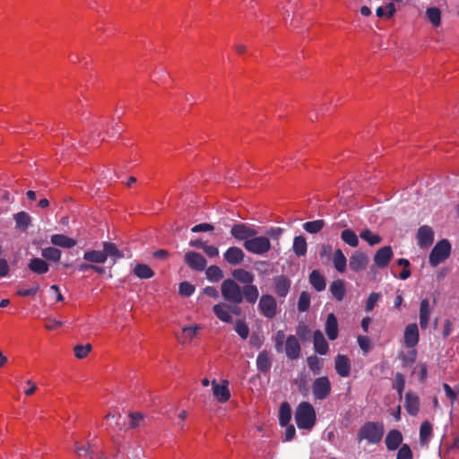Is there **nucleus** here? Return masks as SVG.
Segmentation results:
<instances>
[{
    "instance_id": "obj_1",
    "label": "nucleus",
    "mask_w": 459,
    "mask_h": 459,
    "mask_svg": "<svg viewBox=\"0 0 459 459\" xmlns=\"http://www.w3.org/2000/svg\"><path fill=\"white\" fill-rule=\"evenodd\" d=\"M294 418L299 429H311L316 424V414L312 404L301 402L296 408Z\"/></svg>"
},
{
    "instance_id": "obj_2",
    "label": "nucleus",
    "mask_w": 459,
    "mask_h": 459,
    "mask_svg": "<svg viewBox=\"0 0 459 459\" xmlns=\"http://www.w3.org/2000/svg\"><path fill=\"white\" fill-rule=\"evenodd\" d=\"M384 425L379 422H366L358 432V441L367 440L368 444H378L384 436Z\"/></svg>"
},
{
    "instance_id": "obj_3",
    "label": "nucleus",
    "mask_w": 459,
    "mask_h": 459,
    "mask_svg": "<svg viewBox=\"0 0 459 459\" xmlns=\"http://www.w3.org/2000/svg\"><path fill=\"white\" fill-rule=\"evenodd\" d=\"M452 246L446 238L436 243L429 255V264L431 267H437L444 263L451 255Z\"/></svg>"
},
{
    "instance_id": "obj_4",
    "label": "nucleus",
    "mask_w": 459,
    "mask_h": 459,
    "mask_svg": "<svg viewBox=\"0 0 459 459\" xmlns=\"http://www.w3.org/2000/svg\"><path fill=\"white\" fill-rule=\"evenodd\" d=\"M244 248L254 255H262L267 253L271 247V241L266 236H255L243 243Z\"/></svg>"
},
{
    "instance_id": "obj_5",
    "label": "nucleus",
    "mask_w": 459,
    "mask_h": 459,
    "mask_svg": "<svg viewBox=\"0 0 459 459\" xmlns=\"http://www.w3.org/2000/svg\"><path fill=\"white\" fill-rule=\"evenodd\" d=\"M221 295L223 299L233 304H240L242 302L241 288L231 279H227L221 283Z\"/></svg>"
},
{
    "instance_id": "obj_6",
    "label": "nucleus",
    "mask_w": 459,
    "mask_h": 459,
    "mask_svg": "<svg viewBox=\"0 0 459 459\" xmlns=\"http://www.w3.org/2000/svg\"><path fill=\"white\" fill-rule=\"evenodd\" d=\"M332 391L331 382L326 376L315 378L312 384V393L316 400H325Z\"/></svg>"
},
{
    "instance_id": "obj_7",
    "label": "nucleus",
    "mask_w": 459,
    "mask_h": 459,
    "mask_svg": "<svg viewBox=\"0 0 459 459\" xmlns=\"http://www.w3.org/2000/svg\"><path fill=\"white\" fill-rule=\"evenodd\" d=\"M257 230L246 223H236L230 229V235L238 241H247L257 235Z\"/></svg>"
},
{
    "instance_id": "obj_8",
    "label": "nucleus",
    "mask_w": 459,
    "mask_h": 459,
    "mask_svg": "<svg viewBox=\"0 0 459 459\" xmlns=\"http://www.w3.org/2000/svg\"><path fill=\"white\" fill-rule=\"evenodd\" d=\"M258 308L260 313L266 318H273L277 312L275 299L270 294L262 295L259 299Z\"/></svg>"
},
{
    "instance_id": "obj_9",
    "label": "nucleus",
    "mask_w": 459,
    "mask_h": 459,
    "mask_svg": "<svg viewBox=\"0 0 459 459\" xmlns=\"http://www.w3.org/2000/svg\"><path fill=\"white\" fill-rule=\"evenodd\" d=\"M184 261L191 270L196 272H203L207 265V261L204 256L195 251L186 252L184 256Z\"/></svg>"
},
{
    "instance_id": "obj_10",
    "label": "nucleus",
    "mask_w": 459,
    "mask_h": 459,
    "mask_svg": "<svg viewBox=\"0 0 459 459\" xmlns=\"http://www.w3.org/2000/svg\"><path fill=\"white\" fill-rule=\"evenodd\" d=\"M368 264V255L361 251H355L349 259V266L350 269L353 272H360L367 268Z\"/></svg>"
},
{
    "instance_id": "obj_11",
    "label": "nucleus",
    "mask_w": 459,
    "mask_h": 459,
    "mask_svg": "<svg viewBox=\"0 0 459 459\" xmlns=\"http://www.w3.org/2000/svg\"><path fill=\"white\" fill-rule=\"evenodd\" d=\"M416 238L420 247L428 248L434 241V231L428 225L420 226L418 229Z\"/></svg>"
},
{
    "instance_id": "obj_12",
    "label": "nucleus",
    "mask_w": 459,
    "mask_h": 459,
    "mask_svg": "<svg viewBox=\"0 0 459 459\" xmlns=\"http://www.w3.org/2000/svg\"><path fill=\"white\" fill-rule=\"evenodd\" d=\"M288 359L295 360L300 356L301 347L296 335H289L286 339L284 350Z\"/></svg>"
},
{
    "instance_id": "obj_13",
    "label": "nucleus",
    "mask_w": 459,
    "mask_h": 459,
    "mask_svg": "<svg viewBox=\"0 0 459 459\" xmlns=\"http://www.w3.org/2000/svg\"><path fill=\"white\" fill-rule=\"evenodd\" d=\"M394 255L393 249L390 246L380 247L374 255V263L378 268L386 267Z\"/></svg>"
},
{
    "instance_id": "obj_14",
    "label": "nucleus",
    "mask_w": 459,
    "mask_h": 459,
    "mask_svg": "<svg viewBox=\"0 0 459 459\" xmlns=\"http://www.w3.org/2000/svg\"><path fill=\"white\" fill-rule=\"evenodd\" d=\"M274 291L280 298H285L290 290L291 281L290 280L283 275L274 276L273 279Z\"/></svg>"
},
{
    "instance_id": "obj_15",
    "label": "nucleus",
    "mask_w": 459,
    "mask_h": 459,
    "mask_svg": "<svg viewBox=\"0 0 459 459\" xmlns=\"http://www.w3.org/2000/svg\"><path fill=\"white\" fill-rule=\"evenodd\" d=\"M420 340L418 325L413 323L405 327L403 334L404 345L407 348H414Z\"/></svg>"
},
{
    "instance_id": "obj_16",
    "label": "nucleus",
    "mask_w": 459,
    "mask_h": 459,
    "mask_svg": "<svg viewBox=\"0 0 459 459\" xmlns=\"http://www.w3.org/2000/svg\"><path fill=\"white\" fill-rule=\"evenodd\" d=\"M351 360L348 356L338 354L334 359V369L341 377H347L351 373Z\"/></svg>"
},
{
    "instance_id": "obj_17",
    "label": "nucleus",
    "mask_w": 459,
    "mask_h": 459,
    "mask_svg": "<svg viewBox=\"0 0 459 459\" xmlns=\"http://www.w3.org/2000/svg\"><path fill=\"white\" fill-rule=\"evenodd\" d=\"M225 261L231 265L240 264L245 258L243 250L238 247H230L223 254Z\"/></svg>"
},
{
    "instance_id": "obj_18",
    "label": "nucleus",
    "mask_w": 459,
    "mask_h": 459,
    "mask_svg": "<svg viewBox=\"0 0 459 459\" xmlns=\"http://www.w3.org/2000/svg\"><path fill=\"white\" fill-rule=\"evenodd\" d=\"M404 407L410 415L416 416L420 411L419 396L411 391L407 392L404 397Z\"/></svg>"
},
{
    "instance_id": "obj_19",
    "label": "nucleus",
    "mask_w": 459,
    "mask_h": 459,
    "mask_svg": "<svg viewBox=\"0 0 459 459\" xmlns=\"http://www.w3.org/2000/svg\"><path fill=\"white\" fill-rule=\"evenodd\" d=\"M403 442V435L398 429L390 430L385 439L386 448L389 451L396 450Z\"/></svg>"
},
{
    "instance_id": "obj_20",
    "label": "nucleus",
    "mask_w": 459,
    "mask_h": 459,
    "mask_svg": "<svg viewBox=\"0 0 459 459\" xmlns=\"http://www.w3.org/2000/svg\"><path fill=\"white\" fill-rule=\"evenodd\" d=\"M313 343L315 351L320 355H325L329 350L328 342H326L323 333L316 330L313 334Z\"/></svg>"
},
{
    "instance_id": "obj_21",
    "label": "nucleus",
    "mask_w": 459,
    "mask_h": 459,
    "mask_svg": "<svg viewBox=\"0 0 459 459\" xmlns=\"http://www.w3.org/2000/svg\"><path fill=\"white\" fill-rule=\"evenodd\" d=\"M28 268L36 274H45L49 271V264L43 257H33L29 261Z\"/></svg>"
},
{
    "instance_id": "obj_22",
    "label": "nucleus",
    "mask_w": 459,
    "mask_h": 459,
    "mask_svg": "<svg viewBox=\"0 0 459 459\" xmlns=\"http://www.w3.org/2000/svg\"><path fill=\"white\" fill-rule=\"evenodd\" d=\"M102 246V251L106 256V261L108 260V257H110L113 261V264H115L118 259L124 257L123 252L117 248L116 244L105 241L103 242Z\"/></svg>"
},
{
    "instance_id": "obj_23",
    "label": "nucleus",
    "mask_w": 459,
    "mask_h": 459,
    "mask_svg": "<svg viewBox=\"0 0 459 459\" xmlns=\"http://www.w3.org/2000/svg\"><path fill=\"white\" fill-rule=\"evenodd\" d=\"M325 333L331 341H334L338 337V322L333 313L327 315L325 321Z\"/></svg>"
},
{
    "instance_id": "obj_24",
    "label": "nucleus",
    "mask_w": 459,
    "mask_h": 459,
    "mask_svg": "<svg viewBox=\"0 0 459 459\" xmlns=\"http://www.w3.org/2000/svg\"><path fill=\"white\" fill-rule=\"evenodd\" d=\"M201 326L195 325L192 326H185L182 328L180 333L177 334V338L179 342L185 344L192 341L197 334L198 331L201 330Z\"/></svg>"
},
{
    "instance_id": "obj_25",
    "label": "nucleus",
    "mask_w": 459,
    "mask_h": 459,
    "mask_svg": "<svg viewBox=\"0 0 459 459\" xmlns=\"http://www.w3.org/2000/svg\"><path fill=\"white\" fill-rule=\"evenodd\" d=\"M213 395L221 403H226L230 397V393L228 388V382L219 385L215 380L212 382Z\"/></svg>"
},
{
    "instance_id": "obj_26",
    "label": "nucleus",
    "mask_w": 459,
    "mask_h": 459,
    "mask_svg": "<svg viewBox=\"0 0 459 459\" xmlns=\"http://www.w3.org/2000/svg\"><path fill=\"white\" fill-rule=\"evenodd\" d=\"M50 243L56 247L72 248L76 245V240L64 234H54L50 237Z\"/></svg>"
},
{
    "instance_id": "obj_27",
    "label": "nucleus",
    "mask_w": 459,
    "mask_h": 459,
    "mask_svg": "<svg viewBox=\"0 0 459 459\" xmlns=\"http://www.w3.org/2000/svg\"><path fill=\"white\" fill-rule=\"evenodd\" d=\"M215 316L224 323H232L233 318L230 312V307L225 303H219L212 307Z\"/></svg>"
},
{
    "instance_id": "obj_28",
    "label": "nucleus",
    "mask_w": 459,
    "mask_h": 459,
    "mask_svg": "<svg viewBox=\"0 0 459 459\" xmlns=\"http://www.w3.org/2000/svg\"><path fill=\"white\" fill-rule=\"evenodd\" d=\"M430 307L429 300L423 299L420 305V325L421 329H427L429 323Z\"/></svg>"
},
{
    "instance_id": "obj_29",
    "label": "nucleus",
    "mask_w": 459,
    "mask_h": 459,
    "mask_svg": "<svg viewBox=\"0 0 459 459\" xmlns=\"http://www.w3.org/2000/svg\"><path fill=\"white\" fill-rule=\"evenodd\" d=\"M74 450L79 459H94L93 447L95 445L87 444V446L81 445L78 441H74Z\"/></svg>"
},
{
    "instance_id": "obj_30",
    "label": "nucleus",
    "mask_w": 459,
    "mask_h": 459,
    "mask_svg": "<svg viewBox=\"0 0 459 459\" xmlns=\"http://www.w3.org/2000/svg\"><path fill=\"white\" fill-rule=\"evenodd\" d=\"M272 367V361L267 351H262L256 358V368L261 373H268Z\"/></svg>"
},
{
    "instance_id": "obj_31",
    "label": "nucleus",
    "mask_w": 459,
    "mask_h": 459,
    "mask_svg": "<svg viewBox=\"0 0 459 459\" xmlns=\"http://www.w3.org/2000/svg\"><path fill=\"white\" fill-rule=\"evenodd\" d=\"M309 282L313 288L320 292L325 290L326 282L324 275L318 270H313L309 274Z\"/></svg>"
},
{
    "instance_id": "obj_32",
    "label": "nucleus",
    "mask_w": 459,
    "mask_h": 459,
    "mask_svg": "<svg viewBox=\"0 0 459 459\" xmlns=\"http://www.w3.org/2000/svg\"><path fill=\"white\" fill-rule=\"evenodd\" d=\"M329 290H330L331 294L333 295V297L337 301L343 300L345 294H346L344 281L340 279L333 281L330 285Z\"/></svg>"
},
{
    "instance_id": "obj_33",
    "label": "nucleus",
    "mask_w": 459,
    "mask_h": 459,
    "mask_svg": "<svg viewBox=\"0 0 459 459\" xmlns=\"http://www.w3.org/2000/svg\"><path fill=\"white\" fill-rule=\"evenodd\" d=\"M242 299H245L249 304H255L259 297V291L255 285H244L241 288Z\"/></svg>"
},
{
    "instance_id": "obj_34",
    "label": "nucleus",
    "mask_w": 459,
    "mask_h": 459,
    "mask_svg": "<svg viewBox=\"0 0 459 459\" xmlns=\"http://www.w3.org/2000/svg\"><path fill=\"white\" fill-rule=\"evenodd\" d=\"M62 255L61 250L55 247H45L41 250V256L48 262L57 263Z\"/></svg>"
},
{
    "instance_id": "obj_35",
    "label": "nucleus",
    "mask_w": 459,
    "mask_h": 459,
    "mask_svg": "<svg viewBox=\"0 0 459 459\" xmlns=\"http://www.w3.org/2000/svg\"><path fill=\"white\" fill-rule=\"evenodd\" d=\"M83 259L91 264H104L106 256L102 250H88L83 254Z\"/></svg>"
},
{
    "instance_id": "obj_36",
    "label": "nucleus",
    "mask_w": 459,
    "mask_h": 459,
    "mask_svg": "<svg viewBox=\"0 0 459 459\" xmlns=\"http://www.w3.org/2000/svg\"><path fill=\"white\" fill-rule=\"evenodd\" d=\"M291 419V408L289 403L283 402L279 409V422L281 426H287Z\"/></svg>"
},
{
    "instance_id": "obj_37",
    "label": "nucleus",
    "mask_w": 459,
    "mask_h": 459,
    "mask_svg": "<svg viewBox=\"0 0 459 459\" xmlns=\"http://www.w3.org/2000/svg\"><path fill=\"white\" fill-rule=\"evenodd\" d=\"M134 273L139 279H151L154 276V271L145 264H137L134 268Z\"/></svg>"
},
{
    "instance_id": "obj_38",
    "label": "nucleus",
    "mask_w": 459,
    "mask_h": 459,
    "mask_svg": "<svg viewBox=\"0 0 459 459\" xmlns=\"http://www.w3.org/2000/svg\"><path fill=\"white\" fill-rule=\"evenodd\" d=\"M232 276L245 285L252 284L254 281V275L250 272L242 268L234 270Z\"/></svg>"
},
{
    "instance_id": "obj_39",
    "label": "nucleus",
    "mask_w": 459,
    "mask_h": 459,
    "mask_svg": "<svg viewBox=\"0 0 459 459\" xmlns=\"http://www.w3.org/2000/svg\"><path fill=\"white\" fill-rule=\"evenodd\" d=\"M333 262L336 271L339 273H343L345 271L347 266V259L340 248L334 251Z\"/></svg>"
},
{
    "instance_id": "obj_40",
    "label": "nucleus",
    "mask_w": 459,
    "mask_h": 459,
    "mask_svg": "<svg viewBox=\"0 0 459 459\" xmlns=\"http://www.w3.org/2000/svg\"><path fill=\"white\" fill-rule=\"evenodd\" d=\"M293 252L299 257L303 256L307 253V241L303 236H297L293 239Z\"/></svg>"
},
{
    "instance_id": "obj_41",
    "label": "nucleus",
    "mask_w": 459,
    "mask_h": 459,
    "mask_svg": "<svg viewBox=\"0 0 459 459\" xmlns=\"http://www.w3.org/2000/svg\"><path fill=\"white\" fill-rule=\"evenodd\" d=\"M341 239L351 247L359 246V238L356 233L351 229H345L341 233Z\"/></svg>"
},
{
    "instance_id": "obj_42",
    "label": "nucleus",
    "mask_w": 459,
    "mask_h": 459,
    "mask_svg": "<svg viewBox=\"0 0 459 459\" xmlns=\"http://www.w3.org/2000/svg\"><path fill=\"white\" fill-rule=\"evenodd\" d=\"M205 275L207 280L212 282H217L224 276L222 270L217 265L209 266L205 271Z\"/></svg>"
},
{
    "instance_id": "obj_43",
    "label": "nucleus",
    "mask_w": 459,
    "mask_h": 459,
    "mask_svg": "<svg viewBox=\"0 0 459 459\" xmlns=\"http://www.w3.org/2000/svg\"><path fill=\"white\" fill-rule=\"evenodd\" d=\"M325 225V221L322 219L312 221H307L303 224V229L310 233L316 234L320 232Z\"/></svg>"
},
{
    "instance_id": "obj_44",
    "label": "nucleus",
    "mask_w": 459,
    "mask_h": 459,
    "mask_svg": "<svg viewBox=\"0 0 459 459\" xmlns=\"http://www.w3.org/2000/svg\"><path fill=\"white\" fill-rule=\"evenodd\" d=\"M359 237L368 242L369 246H375L382 241L378 234L373 233L369 229H366L359 233Z\"/></svg>"
},
{
    "instance_id": "obj_45",
    "label": "nucleus",
    "mask_w": 459,
    "mask_h": 459,
    "mask_svg": "<svg viewBox=\"0 0 459 459\" xmlns=\"http://www.w3.org/2000/svg\"><path fill=\"white\" fill-rule=\"evenodd\" d=\"M432 434V425L429 421L425 420L420 428V440L421 444H427Z\"/></svg>"
},
{
    "instance_id": "obj_46",
    "label": "nucleus",
    "mask_w": 459,
    "mask_h": 459,
    "mask_svg": "<svg viewBox=\"0 0 459 459\" xmlns=\"http://www.w3.org/2000/svg\"><path fill=\"white\" fill-rule=\"evenodd\" d=\"M14 221L16 223V228L20 230H26L30 223V217L25 212H19L14 214Z\"/></svg>"
},
{
    "instance_id": "obj_47",
    "label": "nucleus",
    "mask_w": 459,
    "mask_h": 459,
    "mask_svg": "<svg viewBox=\"0 0 459 459\" xmlns=\"http://www.w3.org/2000/svg\"><path fill=\"white\" fill-rule=\"evenodd\" d=\"M307 366L314 374H319L323 368L322 359L316 355H311L307 359Z\"/></svg>"
},
{
    "instance_id": "obj_48",
    "label": "nucleus",
    "mask_w": 459,
    "mask_h": 459,
    "mask_svg": "<svg viewBox=\"0 0 459 459\" xmlns=\"http://www.w3.org/2000/svg\"><path fill=\"white\" fill-rule=\"evenodd\" d=\"M234 330L242 340H246L249 335V327L244 320H237Z\"/></svg>"
},
{
    "instance_id": "obj_49",
    "label": "nucleus",
    "mask_w": 459,
    "mask_h": 459,
    "mask_svg": "<svg viewBox=\"0 0 459 459\" xmlns=\"http://www.w3.org/2000/svg\"><path fill=\"white\" fill-rule=\"evenodd\" d=\"M427 17L434 27H438L441 22V12L437 7L427 9Z\"/></svg>"
},
{
    "instance_id": "obj_50",
    "label": "nucleus",
    "mask_w": 459,
    "mask_h": 459,
    "mask_svg": "<svg viewBox=\"0 0 459 459\" xmlns=\"http://www.w3.org/2000/svg\"><path fill=\"white\" fill-rule=\"evenodd\" d=\"M310 307V294L307 291H302L298 300V310L299 312H306Z\"/></svg>"
},
{
    "instance_id": "obj_51",
    "label": "nucleus",
    "mask_w": 459,
    "mask_h": 459,
    "mask_svg": "<svg viewBox=\"0 0 459 459\" xmlns=\"http://www.w3.org/2000/svg\"><path fill=\"white\" fill-rule=\"evenodd\" d=\"M286 335L284 331L279 330L276 332L273 341H274V347L278 353H281L284 350V342H286Z\"/></svg>"
},
{
    "instance_id": "obj_52",
    "label": "nucleus",
    "mask_w": 459,
    "mask_h": 459,
    "mask_svg": "<svg viewBox=\"0 0 459 459\" xmlns=\"http://www.w3.org/2000/svg\"><path fill=\"white\" fill-rule=\"evenodd\" d=\"M129 417V429H136L140 427L144 421V415L139 411L131 412Z\"/></svg>"
},
{
    "instance_id": "obj_53",
    "label": "nucleus",
    "mask_w": 459,
    "mask_h": 459,
    "mask_svg": "<svg viewBox=\"0 0 459 459\" xmlns=\"http://www.w3.org/2000/svg\"><path fill=\"white\" fill-rule=\"evenodd\" d=\"M405 386V379L402 373L397 372L394 377V388L396 390L399 398L401 399L403 396V393Z\"/></svg>"
},
{
    "instance_id": "obj_54",
    "label": "nucleus",
    "mask_w": 459,
    "mask_h": 459,
    "mask_svg": "<svg viewBox=\"0 0 459 459\" xmlns=\"http://www.w3.org/2000/svg\"><path fill=\"white\" fill-rule=\"evenodd\" d=\"M294 384L298 387V391L303 396H307L308 394V385L307 379L305 376H300L299 378L294 380Z\"/></svg>"
},
{
    "instance_id": "obj_55",
    "label": "nucleus",
    "mask_w": 459,
    "mask_h": 459,
    "mask_svg": "<svg viewBox=\"0 0 459 459\" xmlns=\"http://www.w3.org/2000/svg\"><path fill=\"white\" fill-rule=\"evenodd\" d=\"M380 299H381L380 293H378V292L370 293L366 300L365 311L367 313L372 311L373 308L375 307L376 304L379 301Z\"/></svg>"
},
{
    "instance_id": "obj_56",
    "label": "nucleus",
    "mask_w": 459,
    "mask_h": 459,
    "mask_svg": "<svg viewBox=\"0 0 459 459\" xmlns=\"http://www.w3.org/2000/svg\"><path fill=\"white\" fill-rule=\"evenodd\" d=\"M195 290V287L188 281L179 283L178 292L181 296L190 297L194 294Z\"/></svg>"
},
{
    "instance_id": "obj_57",
    "label": "nucleus",
    "mask_w": 459,
    "mask_h": 459,
    "mask_svg": "<svg viewBox=\"0 0 459 459\" xmlns=\"http://www.w3.org/2000/svg\"><path fill=\"white\" fill-rule=\"evenodd\" d=\"M443 389H444V391L446 393V395L451 401V411H452L453 407H454V403L457 399V394H458V392H459V385L456 387V389H457V391H456V390H454L448 384L444 383L443 384Z\"/></svg>"
},
{
    "instance_id": "obj_58",
    "label": "nucleus",
    "mask_w": 459,
    "mask_h": 459,
    "mask_svg": "<svg viewBox=\"0 0 459 459\" xmlns=\"http://www.w3.org/2000/svg\"><path fill=\"white\" fill-rule=\"evenodd\" d=\"M91 351V345L90 343L86 345L78 344L74 348V355L77 359L85 358Z\"/></svg>"
},
{
    "instance_id": "obj_59",
    "label": "nucleus",
    "mask_w": 459,
    "mask_h": 459,
    "mask_svg": "<svg viewBox=\"0 0 459 459\" xmlns=\"http://www.w3.org/2000/svg\"><path fill=\"white\" fill-rule=\"evenodd\" d=\"M297 335L302 341H307L310 338V329L304 323H299L297 326Z\"/></svg>"
},
{
    "instance_id": "obj_60",
    "label": "nucleus",
    "mask_w": 459,
    "mask_h": 459,
    "mask_svg": "<svg viewBox=\"0 0 459 459\" xmlns=\"http://www.w3.org/2000/svg\"><path fill=\"white\" fill-rule=\"evenodd\" d=\"M413 455L411 447L403 444L397 452L396 459H412Z\"/></svg>"
},
{
    "instance_id": "obj_61",
    "label": "nucleus",
    "mask_w": 459,
    "mask_h": 459,
    "mask_svg": "<svg viewBox=\"0 0 459 459\" xmlns=\"http://www.w3.org/2000/svg\"><path fill=\"white\" fill-rule=\"evenodd\" d=\"M413 373L418 375L420 382H425L428 377V369L426 364H418L414 368Z\"/></svg>"
},
{
    "instance_id": "obj_62",
    "label": "nucleus",
    "mask_w": 459,
    "mask_h": 459,
    "mask_svg": "<svg viewBox=\"0 0 459 459\" xmlns=\"http://www.w3.org/2000/svg\"><path fill=\"white\" fill-rule=\"evenodd\" d=\"M358 344L359 348L366 354L369 351L371 348V341L368 336L359 335L357 338Z\"/></svg>"
},
{
    "instance_id": "obj_63",
    "label": "nucleus",
    "mask_w": 459,
    "mask_h": 459,
    "mask_svg": "<svg viewBox=\"0 0 459 459\" xmlns=\"http://www.w3.org/2000/svg\"><path fill=\"white\" fill-rule=\"evenodd\" d=\"M39 284L36 283L28 290L19 289L16 293L21 297L35 296L39 290Z\"/></svg>"
},
{
    "instance_id": "obj_64",
    "label": "nucleus",
    "mask_w": 459,
    "mask_h": 459,
    "mask_svg": "<svg viewBox=\"0 0 459 459\" xmlns=\"http://www.w3.org/2000/svg\"><path fill=\"white\" fill-rule=\"evenodd\" d=\"M213 230H214V226L212 224L203 222V223L195 225L191 229V231L193 233H199V232H205V231H212Z\"/></svg>"
}]
</instances>
